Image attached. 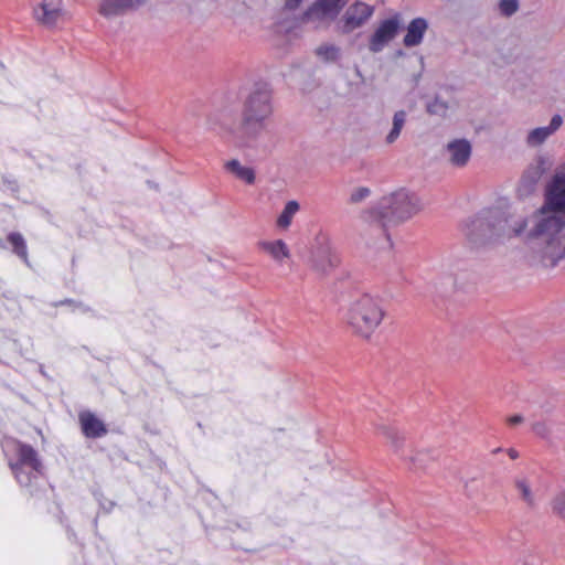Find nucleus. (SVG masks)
Returning <instances> with one entry per match:
<instances>
[{"label": "nucleus", "mask_w": 565, "mask_h": 565, "mask_svg": "<svg viewBox=\"0 0 565 565\" xmlns=\"http://www.w3.org/2000/svg\"><path fill=\"white\" fill-rule=\"evenodd\" d=\"M423 207L420 198L405 188L383 195L376 203L361 210L359 214L364 244L376 250L391 249L393 247L391 228L406 223Z\"/></svg>", "instance_id": "nucleus-1"}, {"label": "nucleus", "mask_w": 565, "mask_h": 565, "mask_svg": "<svg viewBox=\"0 0 565 565\" xmlns=\"http://www.w3.org/2000/svg\"><path fill=\"white\" fill-rule=\"evenodd\" d=\"M529 238L545 267L565 257V179H552L546 186L545 204L534 214Z\"/></svg>", "instance_id": "nucleus-2"}, {"label": "nucleus", "mask_w": 565, "mask_h": 565, "mask_svg": "<svg viewBox=\"0 0 565 565\" xmlns=\"http://www.w3.org/2000/svg\"><path fill=\"white\" fill-rule=\"evenodd\" d=\"M526 225V218L518 214V209L503 200L484 214L469 220L463 233L470 247L480 249L520 235Z\"/></svg>", "instance_id": "nucleus-3"}, {"label": "nucleus", "mask_w": 565, "mask_h": 565, "mask_svg": "<svg viewBox=\"0 0 565 565\" xmlns=\"http://www.w3.org/2000/svg\"><path fill=\"white\" fill-rule=\"evenodd\" d=\"M273 114V89L267 83H256L245 97L241 132L247 139L256 138Z\"/></svg>", "instance_id": "nucleus-4"}, {"label": "nucleus", "mask_w": 565, "mask_h": 565, "mask_svg": "<svg viewBox=\"0 0 565 565\" xmlns=\"http://www.w3.org/2000/svg\"><path fill=\"white\" fill-rule=\"evenodd\" d=\"M2 449L18 483L24 488L36 484L42 468L36 451L13 438L3 439Z\"/></svg>", "instance_id": "nucleus-5"}, {"label": "nucleus", "mask_w": 565, "mask_h": 565, "mask_svg": "<svg viewBox=\"0 0 565 565\" xmlns=\"http://www.w3.org/2000/svg\"><path fill=\"white\" fill-rule=\"evenodd\" d=\"M384 315L381 300L370 295H363L351 303L347 321L355 333L369 338L381 324Z\"/></svg>", "instance_id": "nucleus-6"}, {"label": "nucleus", "mask_w": 565, "mask_h": 565, "mask_svg": "<svg viewBox=\"0 0 565 565\" xmlns=\"http://www.w3.org/2000/svg\"><path fill=\"white\" fill-rule=\"evenodd\" d=\"M347 0H316L305 12L303 21L321 26L333 21L345 6Z\"/></svg>", "instance_id": "nucleus-7"}, {"label": "nucleus", "mask_w": 565, "mask_h": 565, "mask_svg": "<svg viewBox=\"0 0 565 565\" xmlns=\"http://www.w3.org/2000/svg\"><path fill=\"white\" fill-rule=\"evenodd\" d=\"M398 29L397 17L382 21L370 39L369 50L373 53L381 52L396 36Z\"/></svg>", "instance_id": "nucleus-8"}, {"label": "nucleus", "mask_w": 565, "mask_h": 565, "mask_svg": "<svg viewBox=\"0 0 565 565\" xmlns=\"http://www.w3.org/2000/svg\"><path fill=\"white\" fill-rule=\"evenodd\" d=\"M149 0H100L98 13L106 19L122 17L143 7Z\"/></svg>", "instance_id": "nucleus-9"}, {"label": "nucleus", "mask_w": 565, "mask_h": 565, "mask_svg": "<svg viewBox=\"0 0 565 565\" xmlns=\"http://www.w3.org/2000/svg\"><path fill=\"white\" fill-rule=\"evenodd\" d=\"M374 8L367 3L356 1L353 4H351L343 18V31L349 33L353 30L361 28L363 24H365L370 18L373 15Z\"/></svg>", "instance_id": "nucleus-10"}, {"label": "nucleus", "mask_w": 565, "mask_h": 565, "mask_svg": "<svg viewBox=\"0 0 565 565\" xmlns=\"http://www.w3.org/2000/svg\"><path fill=\"white\" fill-rule=\"evenodd\" d=\"M563 125V117L554 115L547 126L531 129L525 136V145L529 148H537L546 142Z\"/></svg>", "instance_id": "nucleus-11"}, {"label": "nucleus", "mask_w": 565, "mask_h": 565, "mask_svg": "<svg viewBox=\"0 0 565 565\" xmlns=\"http://www.w3.org/2000/svg\"><path fill=\"white\" fill-rule=\"evenodd\" d=\"M33 12L39 22L53 25L62 15V0H43Z\"/></svg>", "instance_id": "nucleus-12"}, {"label": "nucleus", "mask_w": 565, "mask_h": 565, "mask_svg": "<svg viewBox=\"0 0 565 565\" xmlns=\"http://www.w3.org/2000/svg\"><path fill=\"white\" fill-rule=\"evenodd\" d=\"M427 30L428 21L425 18L413 19L406 28V34L403 39V44L406 47L418 46L422 44Z\"/></svg>", "instance_id": "nucleus-13"}, {"label": "nucleus", "mask_w": 565, "mask_h": 565, "mask_svg": "<svg viewBox=\"0 0 565 565\" xmlns=\"http://www.w3.org/2000/svg\"><path fill=\"white\" fill-rule=\"evenodd\" d=\"M258 247L278 264H282L290 258V249L282 239L260 241Z\"/></svg>", "instance_id": "nucleus-14"}, {"label": "nucleus", "mask_w": 565, "mask_h": 565, "mask_svg": "<svg viewBox=\"0 0 565 565\" xmlns=\"http://www.w3.org/2000/svg\"><path fill=\"white\" fill-rule=\"evenodd\" d=\"M79 420L82 424L83 433L87 437L96 438L103 436L106 433V428L103 422L89 412L81 413Z\"/></svg>", "instance_id": "nucleus-15"}, {"label": "nucleus", "mask_w": 565, "mask_h": 565, "mask_svg": "<svg viewBox=\"0 0 565 565\" xmlns=\"http://www.w3.org/2000/svg\"><path fill=\"white\" fill-rule=\"evenodd\" d=\"M450 161L456 166H463L470 158L471 146L467 140H456L448 145Z\"/></svg>", "instance_id": "nucleus-16"}, {"label": "nucleus", "mask_w": 565, "mask_h": 565, "mask_svg": "<svg viewBox=\"0 0 565 565\" xmlns=\"http://www.w3.org/2000/svg\"><path fill=\"white\" fill-rule=\"evenodd\" d=\"M552 166L551 157L539 154L529 164L525 177H542L551 170Z\"/></svg>", "instance_id": "nucleus-17"}, {"label": "nucleus", "mask_w": 565, "mask_h": 565, "mask_svg": "<svg viewBox=\"0 0 565 565\" xmlns=\"http://www.w3.org/2000/svg\"><path fill=\"white\" fill-rule=\"evenodd\" d=\"M515 487L522 498V500L529 507H535L537 503V495L532 490L530 480L526 477H519L515 479Z\"/></svg>", "instance_id": "nucleus-18"}, {"label": "nucleus", "mask_w": 565, "mask_h": 565, "mask_svg": "<svg viewBox=\"0 0 565 565\" xmlns=\"http://www.w3.org/2000/svg\"><path fill=\"white\" fill-rule=\"evenodd\" d=\"M311 265L318 271H326L329 267H331L332 260L329 255V248L327 246H322L318 248L311 256Z\"/></svg>", "instance_id": "nucleus-19"}, {"label": "nucleus", "mask_w": 565, "mask_h": 565, "mask_svg": "<svg viewBox=\"0 0 565 565\" xmlns=\"http://www.w3.org/2000/svg\"><path fill=\"white\" fill-rule=\"evenodd\" d=\"M407 114L405 110H398L393 116V127L386 136V142L393 143L397 140L405 125Z\"/></svg>", "instance_id": "nucleus-20"}, {"label": "nucleus", "mask_w": 565, "mask_h": 565, "mask_svg": "<svg viewBox=\"0 0 565 565\" xmlns=\"http://www.w3.org/2000/svg\"><path fill=\"white\" fill-rule=\"evenodd\" d=\"M226 173L236 177H255L256 170L252 166H243L238 160H230L224 164Z\"/></svg>", "instance_id": "nucleus-21"}, {"label": "nucleus", "mask_w": 565, "mask_h": 565, "mask_svg": "<svg viewBox=\"0 0 565 565\" xmlns=\"http://www.w3.org/2000/svg\"><path fill=\"white\" fill-rule=\"evenodd\" d=\"M298 211L299 204L296 201H289L277 218V226L282 230L288 228Z\"/></svg>", "instance_id": "nucleus-22"}, {"label": "nucleus", "mask_w": 565, "mask_h": 565, "mask_svg": "<svg viewBox=\"0 0 565 565\" xmlns=\"http://www.w3.org/2000/svg\"><path fill=\"white\" fill-rule=\"evenodd\" d=\"M8 241L12 245L13 252L28 264V249L23 236L20 233H10Z\"/></svg>", "instance_id": "nucleus-23"}, {"label": "nucleus", "mask_w": 565, "mask_h": 565, "mask_svg": "<svg viewBox=\"0 0 565 565\" xmlns=\"http://www.w3.org/2000/svg\"><path fill=\"white\" fill-rule=\"evenodd\" d=\"M316 53L321 60L333 62L339 58L340 49L333 44H323L317 47Z\"/></svg>", "instance_id": "nucleus-24"}, {"label": "nucleus", "mask_w": 565, "mask_h": 565, "mask_svg": "<svg viewBox=\"0 0 565 565\" xmlns=\"http://www.w3.org/2000/svg\"><path fill=\"white\" fill-rule=\"evenodd\" d=\"M373 191L369 186H356L350 191L349 202L352 204H359L366 201Z\"/></svg>", "instance_id": "nucleus-25"}, {"label": "nucleus", "mask_w": 565, "mask_h": 565, "mask_svg": "<svg viewBox=\"0 0 565 565\" xmlns=\"http://www.w3.org/2000/svg\"><path fill=\"white\" fill-rule=\"evenodd\" d=\"M448 108L449 107L447 102L439 97H435L434 100L427 104V111L430 115H436L439 117H445L447 115Z\"/></svg>", "instance_id": "nucleus-26"}, {"label": "nucleus", "mask_w": 565, "mask_h": 565, "mask_svg": "<svg viewBox=\"0 0 565 565\" xmlns=\"http://www.w3.org/2000/svg\"><path fill=\"white\" fill-rule=\"evenodd\" d=\"M553 511L565 520V487L552 500Z\"/></svg>", "instance_id": "nucleus-27"}, {"label": "nucleus", "mask_w": 565, "mask_h": 565, "mask_svg": "<svg viewBox=\"0 0 565 565\" xmlns=\"http://www.w3.org/2000/svg\"><path fill=\"white\" fill-rule=\"evenodd\" d=\"M535 191V179H522L518 186V195L523 199Z\"/></svg>", "instance_id": "nucleus-28"}, {"label": "nucleus", "mask_w": 565, "mask_h": 565, "mask_svg": "<svg viewBox=\"0 0 565 565\" xmlns=\"http://www.w3.org/2000/svg\"><path fill=\"white\" fill-rule=\"evenodd\" d=\"M379 430L391 441L394 447H398L402 437L398 431L386 425L379 426Z\"/></svg>", "instance_id": "nucleus-29"}, {"label": "nucleus", "mask_w": 565, "mask_h": 565, "mask_svg": "<svg viewBox=\"0 0 565 565\" xmlns=\"http://www.w3.org/2000/svg\"><path fill=\"white\" fill-rule=\"evenodd\" d=\"M499 9L502 14L511 17L518 11L519 3L516 0H501L499 3Z\"/></svg>", "instance_id": "nucleus-30"}, {"label": "nucleus", "mask_w": 565, "mask_h": 565, "mask_svg": "<svg viewBox=\"0 0 565 565\" xmlns=\"http://www.w3.org/2000/svg\"><path fill=\"white\" fill-rule=\"evenodd\" d=\"M532 430L541 437H545L548 433V429H547L545 423H543V422L533 423Z\"/></svg>", "instance_id": "nucleus-31"}, {"label": "nucleus", "mask_w": 565, "mask_h": 565, "mask_svg": "<svg viewBox=\"0 0 565 565\" xmlns=\"http://www.w3.org/2000/svg\"><path fill=\"white\" fill-rule=\"evenodd\" d=\"M302 0H287L285 4V9L289 11H294L300 7Z\"/></svg>", "instance_id": "nucleus-32"}, {"label": "nucleus", "mask_w": 565, "mask_h": 565, "mask_svg": "<svg viewBox=\"0 0 565 565\" xmlns=\"http://www.w3.org/2000/svg\"><path fill=\"white\" fill-rule=\"evenodd\" d=\"M552 177H565V159L556 166Z\"/></svg>", "instance_id": "nucleus-33"}, {"label": "nucleus", "mask_w": 565, "mask_h": 565, "mask_svg": "<svg viewBox=\"0 0 565 565\" xmlns=\"http://www.w3.org/2000/svg\"><path fill=\"white\" fill-rule=\"evenodd\" d=\"M523 420H524V418L521 415H513L508 418V423L510 425H519V424L523 423Z\"/></svg>", "instance_id": "nucleus-34"}, {"label": "nucleus", "mask_w": 565, "mask_h": 565, "mask_svg": "<svg viewBox=\"0 0 565 565\" xmlns=\"http://www.w3.org/2000/svg\"><path fill=\"white\" fill-rule=\"evenodd\" d=\"M508 454H509L510 458H512V459H516L519 457L518 451L514 449H509Z\"/></svg>", "instance_id": "nucleus-35"}, {"label": "nucleus", "mask_w": 565, "mask_h": 565, "mask_svg": "<svg viewBox=\"0 0 565 565\" xmlns=\"http://www.w3.org/2000/svg\"><path fill=\"white\" fill-rule=\"evenodd\" d=\"M148 184H149L150 188L154 186L153 182H151V181H148Z\"/></svg>", "instance_id": "nucleus-36"}, {"label": "nucleus", "mask_w": 565, "mask_h": 565, "mask_svg": "<svg viewBox=\"0 0 565 565\" xmlns=\"http://www.w3.org/2000/svg\"><path fill=\"white\" fill-rule=\"evenodd\" d=\"M522 565H533V564H530L529 562L524 561V562L522 563Z\"/></svg>", "instance_id": "nucleus-37"}, {"label": "nucleus", "mask_w": 565, "mask_h": 565, "mask_svg": "<svg viewBox=\"0 0 565 565\" xmlns=\"http://www.w3.org/2000/svg\"><path fill=\"white\" fill-rule=\"evenodd\" d=\"M247 181H248V183H253L254 179L248 178Z\"/></svg>", "instance_id": "nucleus-38"}]
</instances>
